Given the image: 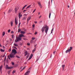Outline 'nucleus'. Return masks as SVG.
Instances as JSON below:
<instances>
[{"instance_id": "f03ea898", "label": "nucleus", "mask_w": 75, "mask_h": 75, "mask_svg": "<svg viewBox=\"0 0 75 75\" xmlns=\"http://www.w3.org/2000/svg\"><path fill=\"white\" fill-rule=\"evenodd\" d=\"M24 37V35L23 34H21L19 35V37H16V39L15 40V42H18L20 40H21L22 39L21 37Z\"/></svg>"}, {"instance_id": "4468645a", "label": "nucleus", "mask_w": 75, "mask_h": 75, "mask_svg": "<svg viewBox=\"0 0 75 75\" xmlns=\"http://www.w3.org/2000/svg\"><path fill=\"white\" fill-rule=\"evenodd\" d=\"M10 24L11 27H12L13 26V21H11L10 22Z\"/></svg>"}, {"instance_id": "603ef678", "label": "nucleus", "mask_w": 75, "mask_h": 75, "mask_svg": "<svg viewBox=\"0 0 75 75\" xmlns=\"http://www.w3.org/2000/svg\"><path fill=\"white\" fill-rule=\"evenodd\" d=\"M5 57V54H4V56L2 57Z\"/></svg>"}, {"instance_id": "f8f14e48", "label": "nucleus", "mask_w": 75, "mask_h": 75, "mask_svg": "<svg viewBox=\"0 0 75 75\" xmlns=\"http://www.w3.org/2000/svg\"><path fill=\"white\" fill-rule=\"evenodd\" d=\"M27 18V16H24V17L22 19V21H25Z\"/></svg>"}, {"instance_id": "2f4dec72", "label": "nucleus", "mask_w": 75, "mask_h": 75, "mask_svg": "<svg viewBox=\"0 0 75 75\" xmlns=\"http://www.w3.org/2000/svg\"><path fill=\"white\" fill-rule=\"evenodd\" d=\"M23 40H25L26 41L27 40H28V39L26 38H24L23 39Z\"/></svg>"}, {"instance_id": "6ab92c4d", "label": "nucleus", "mask_w": 75, "mask_h": 75, "mask_svg": "<svg viewBox=\"0 0 75 75\" xmlns=\"http://www.w3.org/2000/svg\"><path fill=\"white\" fill-rule=\"evenodd\" d=\"M5 34V32H3L2 34V36H4Z\"/></svg>"}, {"instance_id": "e433bc0d", "label": "nucleus", "mask_w": 75, "mask_h": 75, "mask_svg": "<svg viewBox=\"0 0 75 75\" xmlns=\"http://www.w3.org/2000/svg\"><path fill=\"white\" fill-rule=\"evenodd\" d=\"M35 10H36V9H35V10L33 12V13H35Z\"/></svg>"}, {"instance_id": "c9c22d12", "label": "nucleus", "mask_w": 75, "mask_h": 75, "mask_svg": "<svg viewBox=\"0 0 75 75\" xmlns=\"http://www.w3.org/2000/svg\"><path fill=\"white\" fill-rule=\"evenodd\" d=\"M16 57L18 58L19 59L20 58V57H19V56H16Z\"/></svg>"}, {"instance_id": "69168bd1", "label": "nucleus", "mask_w": 75, "mask_h": 75, "mask_svg": "<svg viewBox=\"0 0 75 75\" xmlns=\"http://www.w3.org/2000/svg\"><path fill=\"white\" fill-rule=\"evenodd\" d=\"M68 8H69V7H70L69 6H68Z\"/></svg>"}, {"instance_id": "e2e57ef3", "label": "nucleus", "mask_w": 75, "mask_h": 75, "mask_svg": "<svg viewBox=\"0 0 75 75\" xmlns=\"http://www.w3.org/2000/svg\"><path fill=\"white\" fill-rule=\"evenodd\" d=\"M38 15H40V13L39 12L38 13Z\"/></svg>"}, {"instance_id": "052dcab7", "label": "nucleus", "mask_w": 75, "mask_h": 75, "mask_svg": "<svg viewBox=\"0 0 75 75\" xmlns=\"http://www.w3.org/2000/svg\"><path fill=\"white\" fill-rule=\"evenodd\" d=\"M22 67H21L20 68V69H22Z\"/></svg>"}, {"instance_id": "13d9d810", "label": "nucleus", "mask_w": 75, "mask_h": 75, "mask_svg": "<svg viewBox=\"0 0 75 75\" xmlns=\"http://www.w3.org/2000/svg\"><path fill=\"white\" fill-rule=\"evenodd\" d=\"M38 60H39V59H37V60H36V62H37L38 61Z\"/></svg>"}, {"instance_id": "4d7b16f0", "label": "nucleus", "mask_w": 75, "mask_h": 75, "mask_svg": "<svg viewBox=\"0 0 75 75\" xmlns=\"http://www.w3.org/2000/svg\"><path fill=\"white\" fill-rule=\"evenodd\" d=\"M23 69H22L21 70L20 72H22L23 71Z\"/></svg>"}, {"instance_id": "423d86ee", "label": "nucleus", "mask_w": 75, "mask_h": 75, "mask_svg": "<svg viewBox=\"0 0 75 75\" xmlns=\"http://www.w3.org/2000/svg\"><path fill=\"white\" fill-rule=\"evenodd\" d=\"M17 53L16 50L15 49H13L12 50V53H13V54H16Z\"/></svg>"}, {"instance_id": "bb28decb", "label": "nucleus", "mask_w": 75, "mask_h": 75, "mask_svg": "<svg viewBox=\"0 0 75 75\" xmlns=\"http://www.w3.org/2000/svg\"><path fill=\"white\" fill-rule=\"evenodd\" d=\"M31 5H30L29 6H28V7H27V8H26V9H27L28 8H30V7H31Z\"/></svg>"}, {"instance_id": "0eeeda50", "label": "nucleus", "mask_w": 75, "mask_h": 75, "mask_svg": "<svg viewBox=\"0 0 75 75\" xmlns=\"http://www.w3.org/2000/svg\"><path fill=\"white\" fill-rule=\"evenodd\" d=\"M38 4L39 5L40 7V8H42V5L41 4V2H38Z\"/></svg>"}, {"instance_id": "680f3d73", "label": "nucleus", "mask_w": 75, "mask_h": 75, "mask_svg": "<svg viewBox=\"0 0 75 75\" xmlns=\"http://www.w3.org/2000/svg\"><path fill=\"white\" fill-rule=\"evenodd\" d=\"M32 42H33V41H30V43H32Z\"/></svg>"}, {"instance_id": "774afa93", "label": "nucleus", "mask_w": 75, "mask_h": 75, "mask_svg": "<svg viewBox=\"0 0 75 75\" xmlns=\"http://www.w3.org/2000/svg\"><path fill=\"white\" fill-rule=\"evenodd\" d=\"M29 34H32L31 33H29Z\"/></svg>"}, {"instance_id": "49530a36", "label": "nucleus", "mask_w": 75, "mask_h": 75, "mask_svg": "<svg viewBox=\"0 0 75 75\" xmlns=\"http://www.w3.org/2000/svg\"><path fill=\"white\" fill-rule=\"evenodd\" d=\"M35 27V25H33V28H34Z\"/></svg>"}, {"instance_id": "7c9ffc66", "label": "nucleus", "mask_w": 75, "mask_h": 75, "mask_svg": "<svg viewBox=\"0 0 75 75\" xmlns=\"http://www.w3.org/2000/svg\"><path fill=\"white\" fill-rule=\"evenodd\" d=\"M6 56H5V59H4V62L6 60Z\"/></svg>"}, {"instance_id": "a878e982", "label": "nucleus", "mask_w": 75, "mask_h": 75, "mask_svg": "<svg viewBox=\"0 0 75 75\" xmlns=\"http://www.w3.org/2000/svg\"><path fill=\"white\" fill-rule=\"evenodd\" d=\"M51 15V13L50 12L49 13V18H50Z\"/></svg>"}, {"instance_id": "39448f33", "label": "nucleus", "mask_w": 75, "mask_h": 75, "mask_svg": "<svg viewBox=\"0 0 75 75\" xmlns=\"http://www.w3.org/2000/svg\"><path fill=\"white\" fill-rule=\"evenodd\" d=\"M13 67H9L8 65H6L5 66V69H13Z\"/></svg>"}, {"instance_id": "f3484780", "label": "nucleus", "mask_w": 75, "mask_h": 75, "mask_svg": "<svg viewBox=\"0 0 75 75\" xmlns=\"http://www.w3.org/2000/svg\"><path fill=\"white\" fill-rule=\"evenodd\" d=\"M3 67V66L1 65V66H0V71L1 72L2 69Z\"/></svg>"}, {"instance_id": "20e7f679", "label": "nucleus", "mask_w": 75, "mask_h": 75, "mask_svg": "<svg viewBox=\"0 0 75 75\" xmlns=\"http://www.w3.org/2000/svg\"><path fill=\"white\" fill-rule=\"evenodd\" d=\"M72 49V47H70V49H69L68 50H67L66 51V53H67L69 52H70L71 51Z\"/></svg>"}, {"instance_id": "de8ad7c7", "label": "nucleus", "mask_w": 75, "mask_h": 75, "mask_svg": "<svg viewBox=\"0 0 75 75\" xmlns=\"http://www.w3.org/2000/svg\"><path fill=\"white\" fill-rule=\"evenodd\" d=\"M42 17V16H40L39 17V19L41 17Z\"/></svg>"}, {"instance_id": "7ed1b4c3", "label": "nucleus", "mask_w": 75, "mask_h": 75, "mask_svg": "<svg viewBox=\"0 0 75 75\" xmlns=\"http://www.w3.org/2000/svg\"><path fill=\"white\" fill-rule=\"evenodd\" d=\"M15 54L12 53L9 54V56H8V57L10 60H11L12 59H10V57L11 58H13L15 57Z\"/></svg>"}, {"instance_id": "ea45409f", "label": "nucleus", "mask_w": 75, "mask_h": 75, "mask_svg": "<svg viewBox=\"0 0 75 75\" xmlns=\"http://www.w3.org/2000/svg\"><path fill=\"white\" fill-rule=\"evenodd\" d=\"M11 49H9V50H8V51H9V52H11Z\"/></svg>"}, {"instance_id": "79ce46f5", "label": "nucleus", "mask_w": 75, "mask_h": 75, "mask_svg": "<svg viewBox=\"0 0 75 75\" xmlns=\"http://www.w3.org/2000/svg\"><path fill=\"white\" fill-rule=\"evenodd\" d=\"M32 40H35V38H34V37H32Z\"/></svg>"}, {"instance_id": "c756f323", "label": "nucleus", "mask_w": 75, "mask_h": 75, "mask_svg": "<svg viewBox=\"0 0 75 75\" xmlns=\"http://www.w3.org/2000/svg\"><path fill=\"white\" fill-rule=\"evenodd\" d=\"M65 66V65H62V67L63 69H64V67Z\"/></svg>"}, {"instance_id": "ddd939ff", "label": "nucleus", "mask_w": 75, "mask_h": 75, "mask_svg": "<svg viewBox=\"0 0 75 75\" xmlns=\"http://www.w3.org/2000/svg\"><path fill=\"white\" fill-rule=\"evenodd\" d=\"M31 19V16H29L28 17L27 19V21L28 22H29V20H30Z\"/></svg>"}, {"instance_id": "58836bf2", "label": "nucleus", "mask_w": 75, "mask_h": 75, "mask_svg": "<svg viewBox=\"0 0 75 75\" xmlns=\"http://www.w3.org/2000/svg\"><path fill=\"white\" fill-rule=\"evenodd\" d=\"M21 24V23H19V25H18V28L19 27Z\"/></svg>"}, {"instance_id": "a19ab883", "label": "nucleus", "mask_w": 75, "mask_h": 75, "mask_svg": "<svg viewBox=\"0 0 75 75\" xmlns=\"http://www.w3.org/2000/svg\"><path fill=\"white\" fill-rule=\"evenodd\" d=\"M27 45L28 46H30V43H28V44H27Z\"/></svg>"}, {"instance_id": "1a4fd4ad", "label": "nucleus", "mask_w": 75, "mask_h": 75, "mask_svg": "<svg viewBox=\"0 0 75 75\" xmlns=\"http://www.w3.org/2000/svg\"><path fill=\"white\" fill-rule=\"evenodd\" d=\"M22 16V14L21 15V13L20 12L18 13V17L19 19H20L21 18Z\"/></svg>"}, {"instance_id": "bf43d9fd", "label": "nucleus", "mask_w": 75, "mask_h": 75, "mask_svg": "<svg viewBox=\"0 0 75 75\" xmlns=\"http://www.w3.org/2000/svg\"><path fill=\"white\" fill-rule=\"evenodd\" d=\"M11 33H13V32L12 31L11 32Z\"/></svg>"}, {"instance_id": "a18cd8bd", "label": "nucleus", "mask_w": 75, "mask_h": 75, "mask_svg": "<svg viewBox=\"0 0 75 75\" xmlns=\"http://www.w3.org/2000/svg\"><path fill=\"white\" fill-rule=\"evenodd\" d=\"M12 38H14V35H12Z\"/></svg>"}, {"instance_id": "473e14b6", "label": "nucleus", "mask_w": 75, "mask_h": 75, "mask_svg": "<svg viewBox=\"0 0 75 75\" xmlns=\"http://www.w3.org/2000/svg\"><path fill=\"white\" fill-rule=\"evenodd\" d=\"M11 64L12 65H14V62H13L11 63Z\"/></svg>"}, {"instance_id": "864d4df0", "label": "nucleus", "mask_w": 75, "mask_h": 75, "mask_svg": "<svg viewBox=\"0 0 75 75\" xmlns=\"http://www.w3.org/2000/svg\"><path fill=\"white\" fill-rule=\"evenodd\" d=\"M36 46H37V45H35L34 46L35 47H36Z\"/></svg>"}, {"instance_id": "b1692460", "label": "nucleus", "mask_w": 75, "mask_h": 75, "mask_svg": "<svg viewBox=\"0 0 75 75\" xmlns=\"http://www.w3.org/2000/svg\"><path fill=\"white\" fill-rule=\"evenodd\" d=\"M29 56H30V54L28 53L26 57V58H27V59H28L29 57Z\"/></svg>"}, {"instance_id": "37998d69", "label": "nucleus", "mask_w": 75, "mask_h": 75, "mask_svg": "<svg viewBox=\"0 0 75 75\" xmlns=\"http://www.w3.org/2000/svg\"><path fill=\"white\" fill-rule=\"evenodd\" d=\"M28 14H24V16H27Z\"/></svg>"}, {"instance_id": "4c0bfd02", "label": "nucleus", "mask_w": 75, "mask_h": 75, "mask_svg": "<svg viewBox=\"0 0 75 75\" xmlns=\"http://www.w3.org/2000/svg\"><path fill=\"white\" fill-rule=\"evenodd\" d=\"M54 30V28H53L52 30H51V33H52V31H53Z\"/></svg>"}, {"instance_id": "dca6fc26", "label": "nucleus", "mask_w": 75, "mask_h": 75, "mask_svg": "<svg viewBox=\"0 0 75 75\" xmlns=\"http://www.w3.org/2000/svg\"><path fill=\"white\" fill-rule=\"evenodd\" d=\"M15 25H17V20L16 18L15 19Z\"/></svg>"}, {"instance_id": "3c124183", "label": "nucleus", "mask_w": 75, "mask_h": 75, "mask_svg": "<svg viewBox=\"0 0 75 75\" xmlns=\"http://www.w3.org/2000/svg\"><path fill=\"white\" fill-rule=\"evenodd\" d=\"M25 67H23V69H22L23 70H24V69H25Z\"/></svg>"}, {"instance_id": "aec40b11", "label": "nucleus", "mask_w": 75, "mask_h": 75, "mask_svg": "<svg viewBox=\"0 0 75 75\" xmlns=\"http://www.w3.org/2000/svg\"><path fill=\"white\" fill-rule=\"evenodd\" d=\"M21 34H25V33L24 31H21Z\"/></svg>"}, {"instance_id": "393cba45", "label": "nucleus", "mask_w": 75, "mask_h": 75, "mask_svg": "<svg viewBox=\"0 0 75 75\" xmlns=\"http://www.w3.org/2000/svg\"><path fill=\"white\" fill-rule=\"evenodd\" d=\"M14 45L15 46H16V47H17L18 46V45L16 44V43H14Z\"/></svg>"}, {"instance_id": "412c9836", "label": "nucleus", "mask_w": 75, "mask_h": 75, "mask_svg": "<svg viewBox=\"0 0 75 75\" xmlns=\"http://www.w3.org/2000/svg\"><path fill=\"white\" fill-rule=\"evenodd\" d=\"M8 61H9L8 59L7 58L6 59V62H7V64H8V62H9Z\"/></svg>"}, {"instance_id": "09e8293b", "label": "nucleus", "mask_w": 75, "mask_h": 75, "mask_svg": "<svg viewBox=\"0 0 75 75\" xmlns=\"http://www.w3.org/2000/svg\"><path fill=\"white\" fill-rule=\"evenodd\" d=\"M25 67H23V69H22L23 70H24V69H25Z\"/></svg>"}, {"instance_id": "9d476101", "label": "nucleus", "mask_w": 75, "mask_h": 75, "mask_svg": "<svg viewBox=\"0 0 75 75\" xmlns=\"http://www.w3.org/2000/svg\"><path fill=\"white\" fill-rule=\"evenodd\" d=\"M33 56V55L32 54H30V57H29V59L28 60V61L29 60H30L32 58Z\"/></svg>"}, {"instance_id": "a211bd4d", "label": "nucleus", "mask_w": 75, "mask_h": 75, "mask_svg": "<svg viewBox=\"0 0 75 75\" xmlns=\"http://www.w3.org/2000/svg\"><path fill=\"white\" fill-rule=\"evenodd\" d=\"M36 50V47H35L33 50V51H32V52L33 53H34V52Z\"/></svg>"}, {"instance_id": "c03bdc74", "label": "nucleus", "mask_w": 75, "mask_h": 75, "mask_svg": "<svg viewBox=\"0 0 75 75\" xmlns=\"http://www.w3.org/2000/svg\"><path fill=\"white\" fill-rule=\"evenodd\" d=\"M38 33L37 32H35V35H36V34H37Z\"/></svg>"}, {"instance_id": "c85d7f7f", "label": "nucleus", "mask_w": 75, "mask_h": 75, "mask_svg": "<svg viewBox=\"0 0 75 75\" xmlns=\"http://www.w3.org/2000/svg\"><path fill=\"white\" fill-rule=\"evenodd\" d=\"M21 31V30L20 29H18V32L19 33Z\"/></svg>"}, {"instance_id": "0e129e2a", "label": "nucleus", "mask_w": 75, "mask_h": 75, "mask_svg": "<svg viewBox=\"0 0 75 75\" xmlns=\"http://www.w3.org/2000/svg\"><path fill=\"white\" fill-rule=\"evenodd\" d=\"M26 11V10H25L24 11H23V12H25V11Z\"/></svg>"}, {"instance_id": "cd10ccee", "label": "nucleus", "mask_w": 75, "mask_h": 75, "mask_svg": "<svg viewBox=\"0 0 75 75\" xmlns=\"http://www.w3.org/2000/svg\"><path fill=\"white\" fill-rule=\"evenodd\" d=\"M16 73V71L13 70L12 72V74H14V73Z\"/></svg>"}, {"instance_id": "f704fd0d", "label": "nucleus", "mask_w": 75, "mask_h": 75, "mask_svg": "<svg viewBox=\"0 0 75 75\" xmlns=\"http://www.w3.org/2000/svg\"><path fill=\"white\" fill-rule=\"evenodd\" d=\"M11 30H9L8 31V33H9L10 31H11Z\"/></svg>"}, {"instance_id": "72a5a7b5", "label": "nucleus", "mask_w": 75, "mask_h": 75, "mask_svg": "<svg viewBox=\"0 0 75 75\" xmlns=\"http://www.w3.org/2000/svg\"><path fill=\"white\" fill-rule=\"evenodd\" d=\"M13 48H15L16 49H17V48L16 47H15V46H13Z\"/></svg>"}, {"instance_id": "4be33fe9", "label": "nucleus", "mask_w": 75, "mask_h": 75, "mask_svg": "<svg viewBox=\"0 0 75 75\" xmlns=\"http://www.w3.org/2000/svg\"><path fill=\"white\" fill-rule=\"evenodd\" d=\"M5 50H4L2 49H1V52H4Z\"/></svg>"}, {"instance_id": "f257e3e1", "label": "nucleus", "mask_w": 75, "mask_h": 75, "mask_svg": "<svg viewBox=\"0 0 75 75\" xmlns=\"http://www.w3.org/2000/svg\"><path fill=\"white\" fill-rule=\"evenodd\" d=\"M45 32L47 34L49 30V27L47 26V25H46L45 26H44L42 28L41 31L42 32V33L44 32L45 31Z\"/></svg>"}, {"instance_id": "2eb2a0df", "label": "nucleus", "mask_w": 75, "mask_h": 75, "mask_svg": "<svg viewBox=\"0 0 75 75\" xmlns=\"http://www.w3.org/2000/svg\"><path fill=\"white\" fill-rule=\"evenodd\" d=\"M28 54V53L27 51L25 52V56H26Z\"/></svg>"}, {"instance_id": "338daca9", "label": "nucleus", "mask_w": 75, "mask_h": 75, "mask_svg": "<svg viewBox=\"0 0 75 75\" xmlns=\"http://www.w3.org/2000/svg\"><path fill=\"white\" fill-rule=\"evenodd\" d=\"M27 64V63L26 62H25L24 63V64Z\"/></svg>"}, {"instance_id": "8fccbe9b", "label": "nucleus", "mask_w": 75, "mask_h": 75, "mask_svg": "<svg viewBox=\"0 0 75 75\" xmlns=\"http://www.w3.org/2000/svg\"><path fill=\"white\" fill-rule=\"evenodd\" d=\"M25 67H23V69H22L23 70H24V69H25Z\"/></svg>"}, {"instance_id": "6e6552de", "label": "nucleus", "mask_w": 75, "mask_h": 75, "mask_svg": "<svg viewBox=\"0 0 75 75\" xmlns=\"http://www.w3.org/2000/svg\"><path fill=\"white\" fill-rule=\"evenodd\" d=\"M19 8L18 7H17V8H15V13H17V11L19 9Z\"/></svg>"}, {"instance_id": "5fc2aeb1", "label": "nucleus", "mask_w": 75, "mask_h": 75, "mask_svg": "<svg viewBox=\"0 0 75 75\" xmlns=\"http://www.w3.org/2000/svg\"><path fill=\"white\" fill-rule=\"evenodd\" d=\"M55 52H56V51H54V52H53V53H54V54H55Z\"/></svg>"}, {"instance_id": "5701e85b", "label": "nucleus", "mask_w": 75, "mask_h": 75, "mask_svg": "<svg viewBox=\"0 0 75 75\" xmlns=\"http://www.w3.org/2000/svg\"><path fill=\"white\" fill-rule=\"evenodd\" d=\"M12 9H9L8 11V13H11V12L12 11Z\"/></svg>"}, {"instance_id": "6e6d98bb", "label": "nucleus", "mask_w": 75, "mask_h": 75, "mask_svg": "<svg viewBox=\"0 0 75 75\" xmlns=\"http://www.w3.org/2000/svg\"><path fill=\"white\" fill-rule=\"evenodd\" d=\"M35 23H37V21H35Z\"/></svg>"}, {"instance_id": "9b49d317", "label": "nucleus", "mask_w": 75, "mask_h": 75, "mask_svg": "<svg viewBox=\"0 0 75 75\" xmlns=\"http://www.w3.org/2000/svg\"><path fill=\"white\" fill-rule=\"evenodd\" d=\"M30 73V71H27L26 73L25 74V75H28Z\"/></svg>"}]
</instances>
